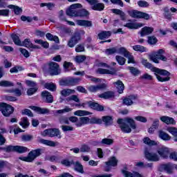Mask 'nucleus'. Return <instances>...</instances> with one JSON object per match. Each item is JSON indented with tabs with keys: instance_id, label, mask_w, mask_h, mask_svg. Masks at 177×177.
Listing matches in <instances>:
<instances>
[{
	"instance_id": "52",
	"label": "nucleus",
	"mask_w": 177,
	"mask_h": 177,
	"mask_svg": "<svg viewBox=\"0 0 177 177\" xmlns=\"http://www.w3.org/2000/svg\"><path fill=\"white\" fill-rule=\"evenodd\" d=\"M143 142L145 145H148V146H156L157 145L156 141L150 140L148 137L145 138Z\"/></svg>"
},
{
	"instance_id": "19",
	"label": "nucleus",
	"mask_w": 177,
	"mask_h": 177,
	"mask_svg": "<svg viewBox=\"0 0 177 177\" xmlns=\"http://www.w3.org/2000/svg\"><path fill=\"white\" fill-rule=\"evenodd\" d=\"M21 46H25V48L32 49H39L41 48L39 46L32 44L30 39H25L24 41L21 42Z\"/></svg>"
},
{
	"instance_id": "37",
	"label": "nucleus",
	"mask_w": 177,
	"mask_h": 177,
	"mask_svg": "<svg viewBox=\"0 0 177 177\" xmlns=\"http://www.w3.org/2000/svg\"><path fill=\"white\" fill-rule=\"evenodd\" d=\"M159 133V138L162 139V140H171V136L167 133H165L162 130H160L158 131Z\"/></svg>"
},
{
	"instance_id": "35",
	"label": "nucleus",
	"mask_w": 177,
	"mask_h": 177,
	"mask_svg": "<svg viewBox=\"0 0 177 177\" xmlns=\"http://www.w3.org/2000/svg\"><path fill=\"white\" fill-rule=\"evenodd\" d=\"M98 96L101 99H111V97H114V92L106 91L104 93L100 94Z\"/></svg>"
},
{
	"instance_id": "24",
	"label": "nucleus",
	"mask_w": 177,
	"mask_h": 177,
	"mask_svg": "<svg viewBox=\"0 0 177 177\" xmlns=\"http://www.w3.org/2000/svg\"><path fill=\"white\" fill-rule=\"evenodd\" d=\"M124 27H127V28H129L130 30H138V28L143 27V24L129 22L124 25Z\"/></svg>"
},
{
	"instance_id": "28",
	"label": "nucleus",
	"mask_w": 177,
	"mask_h": 177,
	"mask_svg": "<svg viewBox=\"0 0 177 177\" xmlns=\"http://www.w3.org/2000/svg\"><path fill=\"white\" fill-rule=\"evenodd\" d=\"M97 71L99 74H110L111 75H115L117 73L114 68H111L110 69L99 68Z\"/></svg>"
},
{
	"instance_id": "49",
	"label": "nucleus",
	"mask_w": 177,
	"mask_h": 177,
	"mask_svg": "<svg viewBox=\"0 0 177 177\" xmlns=\"http://www.w3.org/2000/svg\"><path fill=\"white\" fill-rule=\"evenodd\" d=\"M70 111H73V109L68 106H65L64 109L57 110L55 113L56 114H64L66 113H70Z\"/></svg>"
},
{
	"instance_id": "5",
	"label": "nucleus",
	"mask_w": 177,
	"mask_h": 177,
	"mask_svg": "<svg viewBox=\"0 0 177 177\" xmlns=\"http://www.w3.org/2000/svg\"><path fill=\"white\" fill-rule=\"evenodd\" d=\"M0 111H1L4 117H10L11 114H13L15 108L6 103L0 104Z\"/></svg>"
},
{
	"instance_id": "64",
	"label": "nucleus",
	"mask_w": 177,
	"mask_h": 177,
	"mask_svg": "<svg viewBox=\"0 0 177 177\" xmlns=\"http://www.w3.org/2000/svg\"><path fill=\"white\" fill-rule=\"evenodd\" d=\"M102 119L96 117H93L90 119V124H102Z\"/></svg>"
},
{
	"instance_id": "62",
	"label": "nucleus",
	"mask_w": 177,
	"mask_h": 177,
	"mask_svg": "<svg viewBox=\"0 0 177 177\" xmlns=\"http://www.w3.org/2000/svg\"><path fill=\"white\" fill-rule=\"evenodd\" d=\"M101 143L102 145H107L110 146L111 145H113V143H114V141L113 140V139L104 138L102 140Z\"/></svg>"
},
{
	"instance_id": "46",
	"label": "nucleus",
	"mask_w": 177,
	"mask_h": 177,
	"mask_svg": "<svg viewBox=\"0 0 177 177\" xmlns=\"http://www.w3.org/2000/svg\"><path fill=\"white\" fill-rule=\"evenodd\" d=\"M19 125L24 128V129H26L30 125V122H28V118L24 117L21 119V121L19 122Z\"/></svg>"
},
{
	"instance_id": "58",
	"label": "nucleus",
	"mask_w": 177,
	"mask_h": 177,
	"mask_svg": "<svg viewBox=\"0 0 177 177\" xmlns=\"http://www.w3.org/2000/svg\"><path fill=\"white\" fill-rule=\"evenodd\" d=\"M41 8L46 6L49 10H52L55 8V3H42L40 4Z\"/></svg>"
},
{
	"instance_id": "60",
	"label": "nucleus",
	"mask_w": 177,
	"mask_h": 177,
	"mask_svg": "<svg viewBox=\"0 0 177 177\" xmlns=\"http://www.w3.org/2000/svg\"><path fill=\"white\" fill-rule=\"evenodd\" d=\"M129 70L130 71V73L133 75H139V74H140V71H139V69L135 68V67H129Z\"/></svg>"
},
{
	"instance_id": "32",
	"label": "nucleus",
	"mask_w": 177,
	"mask_h": 177,
	"mask_svg": "<svg viewBox=\"0 0 177 177\" xmlns=\"http://www.w3.org/2000/svg\"><path fill=\"white\" fill-rule=\"evenodd\" d=\"M88 124H90V118L88 117H82L80 118L79 122H77L75 125L82 127V125H87Z\"/></svg>"
},
{
	"instance_id": "26",
	"label": "nucleus",
	"mask_w": 177,
	"mask_h": 177,
	"mask_svg": "<svg viewBox=\"0 0 177 177\" xmlns=\"http://www.w3.org/2000/svg\"><path fill=\"white\" fill-rule=\"evenodd\" d=\"M113 85H115L117 91L121 94L124 93V89H125V86H124V83L121 80H118L117 82H113Z\"/></svg>"
},
{
	"instance_id": "16",
	"label": "nucleus",
	"mask_w": 177,
	"mask_h": 177,
	"mask_svg": "<svg viewBox=\"0 0 177 177\" xmlns=\"http://www.w3.org/2000/svg\"><path fill=\"white\" fill-rule=\"evenodd\" d=\"M41 97L45 103H53V95L49 91H43L41 93Z\"/></svg>"
},
{
	"instance_id": "31",
	"label": "nucleus",
	"mask_w": 177,
	"mask_h": 177,
	"mask_svg": "<svg viewBox=\"0 0 177 177\" xmlns=\"http://www.w3.org/2000/svg\"><path fill=\"white\" fill-rule=\"evenodd\" d=\"M122 173L124 177H143L142 174L136 171L131 172L127 170H122Z\"/></svg>"
},
{
	"instance_id": "41",
	"label": "nucleus",
	"mask_w": 177,
	"mask_h": 177,
	"mask_svg": "<svg viewBox=\"0 0 177 177\" xmlns=\"http://www.w3.org/2000/svg\"><path fill=\"white\" fill-rule=\"evenodd\" d=\"M115 60L118 63L119 66H124L127 62V59L121 55H116Z\"/></svg>"
},
{
	"instance_id": "61",
	"label": "nucleus",
	"mask_w": 177,
	"mask_h": 177,
	"mask_svg": "<svg viewBox=\"0 0 177 177\" xmlns=\"http://www.w3.org/2000/svg\"><path fill=\"white\" fill-rule=\"evenodd\" d=\"M71 100H73L76 103H80V98L76 95H73L66 98V102H71Z\"/></svg>"
},
{
	"instance_id": "47",
	"label": "nucleus",
	"mask_w": 177,
	"mask_h": 177,
	"mask_svg": "<svg viewBox=\"0 0 177 177\" xmlns=\"http://www.w3.org/2000/svg\"><path fill=\"white\" fill-rule=\"evenodd\" d=\"M21 139L22 142H31L34 139V136L30 134H25L21 136Z\"/></svg>"
},
{
	"instance_id": "50",
	"label": "nucleus",
	"mask_w": 177,
	"mask_h": 177,
	"mask_svg": "<svg viewBox=\"0 0 177 177\" xmlns=\"http://www.w3.org/2000/svg\"><path fill=\"white\" fill-rule=\"evenodd\" d=\"M9 8H10L11 9H14V13L15 15H20V13H21V12H23V9H21V8H20L17 6L10 5Z\"/></svg>"
},
{
	"instance_id": "7",
	"label": "nucleus",
	"mask_w": 177,
	"mask_h": 177,
	"mask_svg": "<svg viewBox=\"0 0 177 177\" xmlns=\"http://www.w3.org/2000/svg\"><path fill=\"white\" fill-rule=\"evenodd\" d=\"M145 158L149 161L157 162L160 161V156L156 153H151V147H146L144 151Z\"/></svg>"
},
{
	"instance_id": "43",
	"label": "nucleus",
	"mask_w": 177,
	"mask_h": 177,
	"mask_svg": "<svg viewBox=\"0 0 177 177\" xmlns=\"http://www.w3.org/2000/svg\"><path fill=\"white\" fill-rule=\"evenodd\" d=\"M89 16V12L85 9L78 10H77V17H86Z\"/></svg>"
},
{
	"instance_id": "44",
	"label": "nucleus",
	"mask_w": 177,
	"mask_h": 177,
	"mask_svg": "<svg viewBox=\"0 0 177 177\" xmlns=\"http://www.w3.org/2000/svg\"><path fill=\"white\" fill-rule=\"evenodd\" d=\"M11 38L15 45H17L18 46H21V41H20V38L19 37V36H17V35H12Z\"/></svg>"
},
{
	"instance_id": "63",
	"label": "nucleus",
	"mask_w": 177,
	"mask_h": 177,
	"mask_svg": "<svg viewBox=\"0 0 177 177\" xmlns=\"http://www.w3.org/2000/svg\"><path fill=\"white\" fill-rule=\"evenodd\" d=\"M61 164H62V165H65V167H71V165L74 164V160L69 161L67 159H64L61 161Z\"/></svg>"
},
{
	"instance_id": "8",
	"label": "nucleus",
	"mask_w": 177,
	"mask_h": 177,
	"mask_svg": "<svg viewBox=\"0 0 177 177\" xmlns=\"http://www.w3.org/2000/svg\"><path fill=\"white\" fill-rule=\"evenodd\" d=\"M128 13L131 17H133V19H145V20H149V19H150V15H149V14L136 10L128 11Z\"/></svg>"
},
{
	"instance_id": "14",
	"label": "nucleus",
	"mask_w": 177,
	"mask_h": 177,
	"mask_svg": "<svg viewBox=\"0 0 177 177\" xmlns=\"http://www.w3.org/2000/svg\"><path fill=\"white\" fill-rule=\"evenodd\" d=\"M124 47H113L112 48H107L105 50L106 55L109 56V55H114V53H118V55H122Z\"/></svg>"
},
{
	"instance_id": "4",
	"label": "nucleus",
	"mask_w": 177,
	"mask_h": 177,
	"mask_svg": "<svg viewBox=\"0 0 177 177\" xmlns=\"http://www.w3.org/2000/svg\"><path fill=\"white\" fill-rule=\"evenodd\" d=\"M42 149H37L35 150H32L26 157L19 158L22 161H26V162H32L34 160L37 158V157H39Z\"/></svg>"
},
{
	"instance_id": "13",
	"label": "nucleus",
	"mask_w": 177,
	"mask_h": 177,
	"mask_svg": "<svg viewBox=\"0 0 177 177\" xmlns=\"http://www.w3.org/2000/svg\"><path fill=\"white\" fill-rule=\"evenodd\" d=\"M80 41H81V35L79 32H76L68 41L67 45L69 48H74Z\"/></svg>"
},
{
	"instance_id": "12",
	"label": "nucleus",
	"mask_w": 177,
	"mask_h": 177,
	"mask_svg": "<svg viewBox=\"0 0 177 177\" xmlns=\"http://www.w3.org/2000/svg\"><path fill=\"white\" fill-rule=\"evenodd\" d=\"M118 164V160L115 157L112 156L109 159L107 162H105V167H104V171L105 172H109L111 171L112 167H117V165Z\"/></svg>"
},
{
	"instance_id": "59",
	"label": "nucleus",
	"mask_w": 177,
	"mask_h": 177,
	"mask_svg": "<svg viewBox=\"0 0 177 177\" xmlns=\"http://www.w3.org/2000/svg\"><path fill=\"white\" fill-rule=\"evenodd\" d=\"M158 41V40L156 37L154 36L148 37V44H149V45H156V44H157Z\"/></svg>"
},
{
	"instance_id": "15",
	"label": "nucleus",
	"mask_w": 177,
	"mask_h": 177,
	"mask_svg": "<svg viewBox=\"0 0 177 177\" xmlns=\"http://www.w3.org/2000/svg\"><path fill=\"white\" fill-rule=\"evenodd\" d=\"M121 55H122L123 56H124V57L128 59L127 63L129 64L131 63L132 64H135L136 62H135V58L133 57V55H132V53L128 51V50L125 48V47L123 48V51L122 52Z\"/></svg>"
},
{
	"instance_id": "38",
	"label": "nucleus",
	"mask_w": 177,
	"mask_h": 177,
	"mask_svg": "<svg viewBox=\"0 0 177 177\" xmlns=\"http://www.w3.org/2000/svg\"><path fill=\"white\" fill-rule=\"evenodd\" d=\"M74 169L77 171V172H80V174H84V167L78 162H74Z\"/></svg>"
},
{
	"instance_id": "33",
	"label": "nucleus",
	"mask_w": 177,
	"mask_h": 177,
	"mask_svg": "<svg viewBox=\"0 0 177 177\" xmlns=\"http://www.w3.org/2000/svg\"><path fill=\"white\" fill-rule=\"evenodd\" d=\"M153 31H154V28L151 27L145 26L142 28L140 35L141 37H145V35H150V34H151Z\"/></svg>"
},
{
	"instance_id": "23",
	"label": "nucleus",
	"mask_w": 177,
	"mask_h": 177,
	"mask_svg": "<svg viewBox=\"0 0 177 177\" xmlns=\"http://www.w3.org/2000/svg\"><path fill=\"white\" fill-rule=\"evenodd\" d=\"M87 104H88L89 107L93 110H97V111H103V110H104V107H103V106L92 101L87 102Z\"/></svg>"
},
{
	"instance_id": "10",
	"label": "nucleus",
	"mask_w": 177,
	"mask_h": 177,
	"mask_svg": "<svg viewBox=\"0 0 177 177\" xmlns=\"http://www.w3.org/2000/svg\"><path fill=\"white\" fill-rule=\"evenodd\" d=\"M91 6L93 10H97V12H102L104 10V3H99V0H86Z\"/></svg>"
},
{
	"instance_id": "53",
	"label": "nucleus",
	"mask_w": 177,
	"mask_h": 177,
	"mask_svg": "<svg viewBox=\"0 0 177 177\" xmlns=\"http://www.w3.org/2000/svg\"><path fill=\"white\" fill-rule=\"evenodd\" d=\"M90 113L86 111L78 110L74 112L75 115L82 117L83 115H89Z\"/></svg>"
},
{
	"instance_id": "51",
	"label": "nucleus",
	"mask_w": 177,
	"mask_h": 177,
	"mask_svg": "<svg viewBox=\"0 0 177 177\" xmlns=\"http://www.w3.org/2000/svg\"><path fill=\"white\" fill-rule=\"evenodd\" d=\"M35 44H38L39 45H41L43 48H45L46 49H48L49 48V43L48 41H44L41 39H36L35 40Z\"/></svg>"
},
{
	"instance_id": "56",
	"label": "nucleus",
	"mask_w": 177,
	"mask_h": 177,
	"mask_svg": "<svg viewBox=\"0 0 177 177\" xmlns=\"http://www.w3.org/2000/svg\"><path fill=\"white\" fill-rule=\"evenodd\" d=\"M0 82L1 86L3 87L15 86V84L12 82H9L8 80H2Z\"/></svg>"
},
{
	"instance_id": "21",
	"label": "nucleus",
	"mask_w": 177,
	"mask_h": 177,
	"mask_svg": "<svg viewBox=\"0 0 177 177\" xmlns=\"http://www.w3.org/2000/svg\"><path fill=\"white\" fill-rule=\"evenodd\" d=\"M134 100H136V96L135 95L125 97L122 100V104H124L125 106H132V104H133Z\"/></svg>"
},
{
	"instance_id": "17",
	"label": "nucleus",
	"mask_w": 177,
	"mask_h": 177,
	"mask_svg": "<svg viewBox=\"0 0 177 177\" xmlns=\"http://www.w3.org/2000/svg\"><path fill=\"white\" fill-rule=\"evenodd\" d=\"M158 153L162 158H168L169 157V149L166 147H162L158 149Z\"/></svg>"
},
{
	"instance_id": "39",
	"label": "nucleus",
	"mask_w": 177,
	"mask_h": 177,
	"mask_svg": "<svg viewBox=\"0 0 177 177\" xmlns=\"http://www.w3.org/2000/svg\"><path fill=\"white\" fill-rule=\"evenodd\" d=\"M111 12H113V13H114L115 15L120 16L122 20H125V12H124L122 10L113 8L111 10Z\"/></svg>"
},
{
	"instance_id": "42",
	"label": "nucleus",
	"mask_w": 177,
	"mask_h": 177,
	"mask_svg": "<svg viewBox=\"0 0 177 177\" xmlns=\"http://www.w3.org/2000/svg\"><path fill=\"white\" fill-rule=\"evenodd\" d=\"M167 131L173 135L174 142H177V129L175 127H168Z\"/></svg>"
},
{
	"instance_id": "2",
	"label": "nucleus",
	"mask_w": 177,
	"mask_h": 177,
	"mask_svg": "<svg viewBox=\"0 0 177 177\" xmlns=\"http://www.w3.org/2000/svg\"><path fill=\"white\" fill-rule=\"evenodd\" d=\"M122 132L124 133H131L132 129H136V124L135 120L131 118H126L124 119H118L117 121Z\"/></svg>"
},
{
	"instance_id": "22",
	"label": "nucleus",
	"mask_w": 177,
	"mask_h": 177,
	"mask_svg": "<svg viewBox=\"0 0 177 177\" xmlns=\"http://www.w3.org/2000/svg\"><path fill=\"white\" fill-rule=\"evenodd\" d=\"M27 150H28V148L26 147H21L19 145H11V152L16 151L17 153H19L20 154H21L23 153L27 152Z\"/></svg>"
},
{
	"instance_id": "34",
	"label": "nucleus",
	"mask_w": 177,
	"mask_h": 177,
	"mask_svg": "<svg viewBox=\"0 0 177 177\" xmlns=\"http://www.w3.org/2000/svg\"><path fill=\"white\" fill-rule=\"evenodd\" d=\"M74 93H75V90L70 88H65L60 91V95L64 97H67V96H70V95H73Z\"/></svg>"
},
{
	"instance_id": "54",
	"label": "nucleus",
	"mask_w": 177,
	"mask_h": 177,
	"mask_svg": "<svg viewBox=\"0 0 177 177\" xmlns=\"http://www.w3.org/2000/svg\"><path fill=\"white\" fill-rule=\"evenodd\" d=\"M44 86L46 89H48L52 92H55V91H56V85L53 83H46Z\"/></svg>"
},
{
	"instance_id": "9",
	"label": "nucleus",
	"mask_w": 177,
	"mask_h": 177,
	"mask_svg": "<svg viewBox=\"0 0 177 177\" xmlns=\"http://www.w3.org/2000/svg\"><path fill=\"white\" fill-rule=\"evenodd\" d=\"M41 135L42 136H50V138H55L56 136L58 139H62V135L59 129H46L41 133Z\"/></svg>"
},
{
	"instance_id": "18",
	"label": "nucleus",
	"mask_w": 177,
	"mask_h": 177,
	"mask_svg": "<svg viewBox=\"0 0 177 177\" xmlns=\"http://www.w3.org/2000/svg\"><path fill=\"white\" fill-rule=\"evenodd\" d=\"M38 142L39 143H42V145H46V146H50V147H56V146H59V145H60L58 142L45 140L44 138L39 139Z\"/></svg>"
},
{
	"instance_id": "3",
	"label": "nucleus",
	"mask_w": 177,
	"mask_h": 177,
	"mask_svg": "<svg viewBox=\"0 0 177 177\" xmlns=\"http://www.w3.org/2000/svg\"><path fill=\"white\" fill-rule=\"evenodd\" d=\"M165 51L163 49H159L157 52H153L151 55H149V60L153 62V63H156L158 64L160 61L162 60V62H167V57L162 55Z\"/></svg>"
},
{
	"instance_id": "6",
	"label": "nucleus",
	"mask_w": 177,
	"mask_h": 177,
	"mask_svg": "<svg viewBox=\"0 0 177 177\" xmlns=\"http://www.w3.org/2000/svg\"><path fill=\"white\" fill-rule=\"evenodd\" d=\"M81 8H82V5L81 3L72 4L66 10V14L67 16H70L71 17H78V10H77V9H80Z\"/></svg>"
},
{
	"instance_id": "57",
	"label": "nucleus",
	"mask_w": 177,
	"mask_h": 177,
	"mask_svg": "<svg viewBox=\"0 0 177 177\" xmlns=\"http://www.w3.org/2000/svg\"><path fill=\"white\" fill-rule=\"evenodd\" d=\"M86 60V57L85 55H77L75 57V61L76 63H82Z\"/></svg>"
},
{
	"instance_id": "36",
	"label": "nucleus",
	"mask_w": 177,
	"mask_h": 177,
	"mask_svg": "<svg viewBox=\"0 0 177 177\" xmlns=\"http://www.w3.org/2000/svg\"><path fill=\"white\" fill-rule=\"evenodd\" d=\"M109 37H111V32L110 31L103 30L98 34L99 39H106V38H109Z\"/></svg>"
},
{
	"instance_id": "30",
	"label": "nucleus",
	"mask_w": 177,
	"mask_h": 177,
	"mask_svg": "<svg viewBox=\"0 0 177 177\" xmlns=\"http://www.w3.org/2000/svg\"><path fill=\"white\" fill-rule=\"evenodd\" d=\"M80 80L78 78H71L64 81V85L74 86L80 82Z\"/></svg>"
},
{
	"instance_id": "11",
	"label": "nucleus",
	"mask_w": 177,
	"mask_h": 177,
	"mask_svg": "<svg viewBox=\"0 0 177 177\" xmlns=\"http://www.w3.org/2000/svg\"><path fill=\"white\" fill-rule=\"evenodd\" d=\"M48 66V71L50 75H59V74L62 73V70L60 69V66H59V64L52 62L49 63Z\"/></svg>"
},
{
	"instance_id": "1",
	"label": "nucleus",
	"mask_w": 177,
	"mask_h": 177,
	"mask_svg": "<svg viewBox=\"0 0 177 177\" xmlns=\"http://www.w3.org/2000/svg\"><path fill=\"white\" fill-rule=\"evenodd\" d=\"M142 64H143V66H145V67L147 68L152 70V71L155 73V75L160 82H167V81H169L171 79V77H169V75H171L169 72H168L167 70L160 69L153 66L150 62H147V59H142Z\"/></svg>"
},
{
	"instance_id": "27",
	"label": "nucleus",
	"mask_w": 177,
	"mask_h": 177,
	"mask_svg": "<svg viewBox=\"0 0 177 177\" xmlns=\"http://www.w3.org/2000/svg\"><path fill=\"white\" fill-rule=\"evenodd\" d=\"M29 109L36 111L38 114H48L49 113V109H42L41 107L35 106H30Z\"/></svg>"
},
{
	"instance_id": "29",
	"label": "nucleus",
	"mask_w": 177,
	"mask_h": 177,
	"mask_svg": "<svg viewBox=\"0 0 177 177\" xmlns=\"http://www.w3.org/2000/svg\"><path fill=\"white\" fill-rule=\"evenodd\" d=\"M160 121H162V122H165V124H167V125L176 124V122L175 121V120L173 118H171L169 116L160 117Z\"/></svg>"
},
{
	"instance_id": "48",
	"label": "nucleus",
	"mask_w": 177,
	"mask_h": 177,
	"mask_svg": "<svg viewBox=\"0 0 177 177\" xmlns=\"http://www.w3.org/2000/svg\"><path fill=\"white\" fill-rule=\"evenodd\" d=\"M46 37L49 41H54L56 44H59V37L57 36H53L50 33H47Z\"/></svg>"
},
{
	"instance_id": "25",
	"label": "nucleus",
	"mask_w": 177,
	"mask_h": 177,
	"mask_svg": "<svg viewBox=\"0 0 177 177\" xmlns=\"http://www.w3.org/2000/svg\"><path fill=\"white\" fill-rule=\"evenodd\" d=\"M76 23L77 26H80L81 27L89 28L93 26L92 24V21H89V20L79 19L76 21Z\"/></svg>"
},
{
	"instance_id": "55",
	"label": "nucleus",
	"mask_w": 177,
	"mask_h": 177,
	"mask_svg": "<svg viewBox=\"0 0 177 177\" xmlns=\"http://www.w3.org/2000/svg\"><path fill=\"white\" fill-rule=\"evenodd\" d=\"M59 124H66L67 125H68V124H70V121L68 120V118L66 117V116H60L59 118Z\"/></svg>"
},
{
	"instance_id": "40",
	"label": "nucleus",
	"mask_w": 177,
	"mask_h": 177,
	"mask_svg": "<svg viewBox=\"0 0 177 177\" xmlns=\"http://www.w3.org/2000/svg\"><path fill=\"white\" fill-rule=\"evenodd\" d=\"M101 120L106 126L111 125V124H113V117L111 116H103Z\"/></svg>"
},
{
	"instance_id": "45",
	"label": "nucleus",
	"mask_w": 177,
	"mask_h": 177,
	"mask_svg": "<svg viewBox=\"0 0 177 177\" xmlns=\"http://www.w3.org/2000/svg\"><path fill=\"white\" fill-rule=\"evenodd\" d=\"M133 50H136V52H140L141 53H143V52H146L147 49L146 47L140 45H136L133 46Z\"/></svg>"
},
{
	"instance_id": "20",
	"label": "nucleus",
	"mask_w": 177,
	"mask_h": 177,
	"mask_svg": "<svg viewBox=\"0 0 177 177\" xmlns=\"http://www.w3.org/2000/svg\"><path fill=\"white\" fill-rule=\"evenodd\" d=\"M107 85L106 84H101L96 86H90L88 89L90 92H97V91H102V89H106Z\"/></svg>"
}]
</instances>
